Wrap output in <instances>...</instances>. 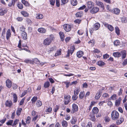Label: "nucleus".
Masks as SVG:
<instances>
[{"label": "nucleus", "instance_id": "nucleus-36", "mask_svg": "<svg viewBox=\"0 0 127 127\" xmlns=\"http://www.w3.org/2000/svg\"><path fill=\"white\" fill-rule=\"evenodd\" d=\"M83 15V13L82 11L78 12L76 14L77 17H81Z\"/></svg>", "mask_w": 127, "mask_h": 127}, {"label": "nucleus", "instance_id": "nucleus-47", "mask_svg": "<svg viewBox=\"0 0 127 127\" xmlns=\"http://www.w3.org/2000/svg\"><path fill=\"white\" fill-rule=\"evenodd\" d=\"M13 122V120H10L9 121L6 123V124L8 125H12Z\"/></svg>", "mask_w": 127, "mask_h": 127}, {"label": "nucleus", "instance_id": "nucleus-44", "mask_svg": "<svg viewBox=\"0 0 127 127\" xmlns=\"http://www.w3.org/2000/svg\"><path fill=\"white\" fill-rule=\"evenodd\" d=\"M21 14L25 17H27L28 16V14L26 12L23 11L21 12Z\"/></svg>", "mask_w": 127, "mask_h": 127}, {"label": "nucleus", "instance_id": "nucleus-35", "mask_svg": "<svg viewBox=\"0 0 127 127\" xmlns=\"http://www.w3.org/2000/svg\"><path fill=\"white\" fill-rule=\"evenodd\" d=\"M24 62L26 64L30 63L31 64H33V61L32 60L26 59L24 60Z\"/></svg>", "mask_w": 127, "mask_h": 127}, {"label": "nucleus", "instance_id": "nucleus-23", "mask_svg": "<svg viewBox=\"0 0 127 127\" xmlns=\"http://www.w3.org/2000/svg\"><path fill=\"white\" fill-rule=\"evenodd\" d=\"M77 119L75 117H73L72 119L71 120L70 122L71 124H74L77 122Z\"/></svg>", "mask_w": 127, "mask_h": 127}, {"label": "nucleus", "instance_id": "nucleus-9", "mask_svg": "<svg viewBox=\"0 0 127 127\" xmlns=\"http://www.w3.org/2000/svg\"><path fill=\"white\" fill-rule=\"evenodd\" d=\"M51 42V40H50L49 38H47L44 40L43 44L46 45H49L50 44Z\"/></svg>", "mask_w": 127, "mask_h": 127}, {"label": "nucleus", "instance_id": "nucleus-54", "mask_svg": "<svg viewBox=\"0 0 127 127\" xmlns=\"http://www.w3.org/2000/svg\"><path fill=\"white\" fill-rule=\"evenodd\" d=\"M69 0H61L62 3L63 4H64L67 3Z\"/></svg>", "mask_w": 127, "mask_h": 127}, {"label": "nucleus", "instance_id": "nucleus-15", "mask_svg": "<svg viewBox=\"0 0 127 127\" xmlns=\"http://www.w3.org/2000/svg\"><path fill=\"white\" fill-rule=\"evenodd\" d=\"M121 100V97H119L118 99L116 100L115 102L116 106H118L120 104Z\"/></svg>", "mask_w": 127, "mask_h": 127}, {"label": "nucleus", "instance_id": "nucleus-37", "mask_svg": "<svg viewBox=\"0 0 127 127\" xmlns=\"http://www.w3.org/2000/svg\"><path fill=\"white\" fill-rule=\"evenodd\" d=\"M36 105L38 107H40L42 105L41 102L40 100H38L36 103Z\"/></svg>", "mask_w": 127, "mask_h": 127}, {"label": "nucleus", "instance_id": "nucleus-64", "mask_svg": "<svg viewBox=\"0 0 127 127\" xmlns=\"http://www.w3.org/2000/svg\"><path fill=\"white\" fill-rule=\"evenodd\" d=\"M127 64V59H125L123 63V65H126Z\"/></svg>", "mask_w": 127, "mask_h": 127}, {"label": "nucleus", "instance_id": "nucleus-17", "mask_svg": "<svg viewBox=\"0 0 127 127\" xmlns=\"http://www.w3.org/2000/svg\"><path fill=\"white\" fill-rule=\"evenodd\" d=\"M83 55V52L81 51H79L77 52V57L80 58L82 57Z\"/></svg>", "mask_w": 127, "mask_h": 127}, {"label": "nucleus", "instance_id": "nucleus-48", "mask_svg": "<svg viewBox=\"0 0 127 127\" xmlns=\"http://www.w3.org/2000/svg\"><path fill=\"white\" fill-rule=\"evenodd\" d=\"M14 0H12L11 2L9 3L8 4V6L9 7H11L12 5H14Z\"/></svg>", "mask_w": 127, "mask_h": 127}, {"label": "nucleus", "instance_id": "nucleus-2", "mask_svg": "<svg viewBox=\"0 0 127 127\" xmlns=\"http://www.w3.org/2000/svg\"><path fill=\"white\" fill-rule=\"evenodd\" d=\"M70 96L69 95H64V102L65 105L68 104L70 100Z\"/></svg>", "mask_w": 127, "mask_h": 127}, {"label": "nucleus", "instance_id": "nucleus-1", "mask_svg": "<svg viewBox=\"0 0 127 127\" xmlns=\"http://www.w3.org/2000/svg\"><path fill=\"white\" fill-rule=\"evenodd\" d=\"M111 117L112 119L114 120L117 119L119 117L118 112L116 110H114L111 113Z\"/></svg>", "mask_w": 127, "mask_h": 127}, {"label": "nucleus", "instance_id": "nucleus-53", "mask_svg": "<svg viewBox=\"0 0 127 127\" xmlns=\"http://www.w3.org/2000/svg\"><path fill=\"white\" fill-rule=\"evenodd\" d=\"M17 6L18 8L20 9H22L23 8V5L21 3L18 4Z\"/></svg>", "mask_w": 127, "mask_h": 127}, {"label": "nucleus", "instance_id": "nucleus-57", "mask_svg": "<svg viewBox=\"0 0 127 127\" xmlns=\"http://www.w3.org/2000/svg\"><path fill=\"white\" fill-rule=\"evenodd\" d=\"M60 0H56V6L59 7L60 5Z\"/></svg>", "mask_w": 127, "mask_h": 127}, {"label": "nucleus", "instance_id": "nucleus-21", "mask_svg": "<svg viewBox=\"0 0 127 127\" xmlns=\"http://www.w3.org/2000/svg\"><path fill=\"white\" fill-rule=\"evenodd\" d=\"M62 124L63 127H67L68 126L67 122L63 120L62 121Z\"/></svg>", "mask_w": 127, "mask_h": 127}, {"label": "nucleus", "instance_id": "nucleus-3", "mask_svg": "<svg viewBox=\"0 0 127 127\" xmlns=\"http://www.w3.org/2000/svg\"><path fill=\"white\" fill-rule=\"evenodd\" d=\"M100 25L98 23H95L93 26V29L92 28V30H90V32H93L94 30L96 31L98 30L100 27Z\"/></svg>", "mask_w": 127, "mask_h": 127}, {"label": "nucleus", "instance_id": "nucleus-28", "mask_svg": "<svg viewBox=\"0 0 127 127\" xmlns=\"http://www.w3.org/2000/svg\"><path fill=\"white\" fill-rule=\"evenodd\" d=\"M43 17V16L42 14H36V18L38 19H42Z\"/></svg>", "mask_w": 127, "mask_h": 127}, {"label": "nucleus", "instance_id": "nucleus-46", "mask_svg": "<svg viewBox=\"0 0 127 127\" xmlns=\"http://www.w3.org/2000/svg\"><path fill=\"white\" fill-rule=\"evenodd\" d=\"M116 32L118 34H120V30L118 27H116L115 28Z\"/></svg>", "mask_w": 127, "mask_h": 127}, {"label": "nucleus", "instance_id": "nucleus-10", "mask_svg": "<svg viewBox=\"0 0 127 127\" xmlns=\"http://www.w3.org/2000/svg\"><path fill=\"white\" fill-rule=\"evenodd\" d=\"M87 6L88 8L91 9L94 6V3L91 1H89L87 2Z\"/></svg>", "mask_w": 127, "mask_h": 127}, {"label": "nucleus", "instance_id": "nucleus-16", "mask_svg": "<svg viewBox=\"0 0 127 127\" xmlns=\"http://www.w3.org/2000/svg\"><path fill=\"white\" fill-rule=\"evenodd\" d=\"M10 30L9 29H8L6 33V38L7 40H8L10 37L11 35L10 33Z\"/></svg>", "mask_w": 127, "mask_h": 127}, {"label": "nucleus", "instance_id": "nucleus-58", "mask_svg": "<svg viewBox=\"0 0 127 127\" xmlns=\"http://www.w3.org/2000/svg\"><path fill=\"white\" fill-rule=\"evenodd\" d=\"M50 4L52 5H54L55 2V0H51L50 1Z\"/></svg>", "mask_w": 127, "mask_h": 127}, {"label": "nucleus", "instance_id": "nucleus-26", "mask_svg": "<svg viewBox=\"0 0 127 127\" xmlns=\"http://www.w3.org/2000/svg\"><path fill=\"white\" fill-rule=\"evenodd\" d=\"M101 95V94L100 92H99L96 94L95 96V98L97 99H98L100 97Z\"/></svg>", "mask_w": 127, "mask_h": 127}, {"label": "nucleus", "instance_id": "nucleus-61", "mask_svg": "<svg viewBox=\"0 0 127 127\" xmlns=\"http://www.w3.org/2000/svg\"><path fill=\"white\" fill-rule=\"evenodd\" d=\"M48 38H49L50 40H51V41L52 40H53L54 38V36L53 35L51 34V35L49 37H48Z\"/></svg>", "mask_w": 127, "mask_h": 127}, {"label": "nucleus", "instance_id": "nucleus-42", "mask_svg": "<svg viewBox=\"0 0 127 127\" xmlns=\"http://www.w3.org/2000/svg\"><path fill=\"white\" fill-rule=\"evenodd\" d=\"M114 45L116 46L119 45L120 44V42L119 40H116L114 42Z\"/></svg>", "mask_w": 127, "mask_h": 127}, {"label": "nucleus", "instance_id": "nucleus-32", "mask_svg": "<svg viewBox=\"0 0 127 127\" xmlns=\"http://www.w3.org/2000/svg\"><path fill=\"white\" fill-rule=\"evenodd\" d=\"M113 11L114 13L116 14H118L120 13V10L118 8H115L114 9Z\"/></svg>", "mask_w": 127, "mask_h": 127}, {"label": "nucleus", "instance_id": "nucleus-31", "mask_svg": "<svg viewBox=\"0 0 127 127\" xmlns=\"http://www.w3.org/2000/svg\"><path fill=\"white\" fill-rule=\"evenodd\" d=\"M59 34L62 41H63L64 39V34L62 32H59Z\"/></svg>", "mask_w": 127, "mask_h": 127}, {"label": "nucleus", "instance_id": "nucleus-43", "mask_svg": "<svg viewBox=\"0 0 127 127\" xmlns=\"http://www.w3.org/2000/svg\"><path fill=\"white\" fill-rule=\"evenodd\" d=\"M22 2L26 6H28L29 5V4L28 2L24 0H22Z\"/></svg>", "mask_w": 127, "mask_h": 127}, {"label": "nucleus", "instance_id": "nucleus-45", "mask_svg": "<svg viewBox=\"0 0 127 127\" xmlns=\"http://www.w3.org/2000/svg\"><path fill=\"white\" fill-rule=\"evenodd\" d=\"M84 95V92H81L79 95V97L80 99L82 98Z\"/></svg>", "mask_w": 127, "mask_h": 127}, {"label": "nucleus", "instance_id": "nucleus-50", "mask_svg": "<svg viewBox=\"0 0 127 127\" xmlns=\"http://www.w3.org/2000/svg\"><path fill=\"white\" fill-rule=\"evenodd\" d=\"M65 84L66 88H68L70 85V84L69 82H67V81L64 82H63Z\"/></svg>", "mask_w": 127, "mask_h": 127}, {"label": "nucleus", "instance_id": "nucleus-29", "mask_svg": "<svg viewBox=\"0 0 127 127\" xmlns=\"http://www.w3.org/2000/svg\"><path fill=\"white\" fill-rule=\"evenodd\" d=\"M113 55L115 57H118L120 56L121 54L119 52H116L114 53Z\"/></svg>", "mask_w": 127, "mask_h": 127}, {"label": "nucleus", "instance_id": "nucleus-49", "mask_svg": "<svg viewBox=\"0 0 127 127\" xmlns=\"http://www.w3.org/2000/svg\"><path fill=\"white\" fill-rule=\"evenodd\" d=\"M80 91V90L79 89H77L76 91H74V94L76 95H77L79 94Z\"/></svg>", "mask_w": 127, "mask_h": 127}, {"label": "nucleus", "instance_id": "nucleus-8", "mask_svg": "<svg viewBox=\"0 0 127 127\" xmlns=\"http://www.w3.org/2000/svg\"><path fill=\"white\" fill-rule=\"evenodd\" d=\"M33 64L34 62L36 64H37L39 65L42 66L44 64V63H40L39 61L36 58L32 59Z\"/></svg>", "mask_w": 127, "mask_h": 127}, {"label": "nucleus", "instance_id": "nucleus-38", "mask_svg": "<svg viewBox=\"0 0 127 127\" xmlns=\"http://www.w3.org/2000/svg\"><path fill=\"white\" fill-rule=\"evenodd\" d=\"M50 85V83L48 81H47L46 82L44 83V87L45 88H47L49 87Z\"/></svg>", "mask_w": 127, "mask_h": 127}, {"label": "nucleus", "instance_id": "nucleus-11", "mask_svg": "<svg viewBox=\"0 0 127 127\" xmlns=\"http://www.w3.org/2000/svg\"><path fill=\"white\" fill-rule=\"evenodd\" d=\"M7 11L6 8H3L0 9V15L3 16L6 13Z\"/></svg>", "mask_w": 127, "mask_h": 127}, {"label": "nucleus", "instance_id": "nucleus-12", "mask_svg": "<svg viewBox=\"0 0 127 127\" xmlns=\"http://www.w3.org/2000/svg\"><path fill=\"white\" fill-rule=\"evenodd\" d=\"M6 86L9 88H11L12 86V82L9 79H8L6 81Z\"/></svg>", "mask_w": 127, "mask_h": 127}, {"label": "nucleus", "instance_id": "nucleus-24", "mask_svg": "<svg viewBox=\"0 0 127 127\" xmlns=\"http://www.w3.org/2000/svg\"><path fill=\"white\" fill-rule=\"evenodd\" d=\"M71 3L73 6L76 5L77 4V1L76 0H71Z\"/></svg>", "mask_w": 127, "mask_h": 127}, {"label": "nucleus", "instance_id": "nucleus-30", "mask_svg": "<svg viewBox=\"0 0 127 127\" xmlns=\"http://www.w3.org/2000/svg\"><path fill=\"white\" fill-rule=\"evenodd\" d=\"M121 54L122 55V59L125 58L126 56V51L125 50H124L121 52Z\"/></svg>", "mask_w": 127, "mask_h": 127}, {"label": "nucleus", "instance_id": "nucleus-14", "mask_svg": "<svg viewBox=\"0 0 127 127\" xmlns=\"http://www.w3.org/2000/svg\"><path fill=\"white\" fill-rule=\"evenodd\" d=\"M21 35L23 39L25 40L27 39V34L25 32H22L21 33Z\"/></svg>", "mask_w": 127, "mask_h": 127}, {"label": "nucleus", "instance_id": "nucleus-60", "mask_svg": "<svg viewBox=\"0 0 127 127\" xmlns=\"http://www.w3.org/2000/svg\"><path fill=\"white\" fill-rule=\"evenodd\" d=\"M15 111H14L12 113V115L11 116V118L12 119H13L15 117Z\"/></svg>", "mask_w": 127, "mask_h": 127}, {"label": "nucleus", "instance_id": "nucleus-56", "mask_svg": "<svg viewBox=\"0 0 127 127\" xmlns=\"http://www.w3.org/2000/svg\"><path fill=\"white\" fill-rule=\"evenodd\" d=\"M77 95L74 94L72 97V98L73 100H75L77 99Z\"/></svg>", "mask_w": 127, "mask_h": 127}, {"label": "nucleus", "instance_id": "nucleus-6", "mask_svg": "<svg viewBox=\"0 0 127 127\" xmlns=\"http://www.w3.org/2000/svg\"><path fill=\"white\" fill-rule=\"evenodd\" d=\"M99 10V8L97 7H93L90 11V12L92 14L96 13Z\"/></svg>", "mask_w": 127, "mask_h": 127}, {"label": "nucleus", "instance_id": "nucleus-55", "mask_svg": "<svg viewBox=\"0 0 127 127\" xmlns=\"http://www.w3.org/2000/svg\"><path fill=\"white\" fill-rule=\"evenodd\" d=\"M61 51L62 49H60L58 51H57V55H56V53L55 55H61Z\"/></svg>", "mask_w": 127, "mask_h": 127}, {"label": "nucleus", "instance_id": "nucleus-22", "mask_svg": "<svg viewBox=\"0 0 127 127\" xmlns=\"http://www.w3.org/2000/svg\"><path fill=\"white\" fill-rule=\"evenodd\" d=\"M22 109L21 108H18L16 112V114L18 116H19L21 114Z\"/></svg>", "mask_w": 127, "mask_h": 127}, {"label": "nucleus", "instance_id": "nucleus-5", "mask_svg": "<svg viewBox=\"0 0 127 127\" xmlns=\"http://www.w3.org/2000/svg\"><path fill=\"white\" fill-rule=\"evenodd\" d=\"M103 25L106 27H107L108 29L111 31L113 30L114 29L113 26L110 25H109L108 24L105 22H104L103 23Z\"/></svg>", "mask_w": 127, "mask_h": 127}, {"label": "nucleus", "instance_id": "nucleus-33", "mask_svg": "<svg viewBox=\"0 0 127 127\" xmlns=\"http://www.w3.org/2000/svg\"><path fill=\"white\" fill-rule=\"evenodd\" d=\"M13 102L15 103L17 101V97L16 95L15 94H14L13 95Z\"/></svg>", "mask_w": 127, "mask_h": 127}, {"label": "nucleus", "instance_id": "nucleus-39", "mask_svg": "<svg viewBox=\"0 0 127 127\" xmlns=\"http://www.w3.org/2000/svg\"><path fill=\"white\" fill-rule=\"evenodd\" d=\"M111 100H114L116 99L117 98V95L115 94H113L110 98Z\"/></svg>", "mask_w": 127, "mask_h": 127}, {"label": "nucleus", "instance_id": "nucleus-34", "mask_svg": "<svg viewBox=\"0 0 127 127\" xmlns=\"http://www.w3.org/2000/svg\"><path fill=\"white\" fill-rule=\"evenodd\" d=\"M89 118L93 121H94L95 120V116L93 114H90L89 116Z\"/></svg>", "mask_w": 127, "mask_h": 127}, {"label": "nucleus", "instance_id": "nucleus-63", "mask_svg": "<svg viewBox=\"0 0 127 127\" xmlns=\"http://www.w3.org/2000/svg\"><path fill=\"white\" fill-rule=\"evenodd\" d=\"M109 55L107 54H105L103 56V57L104 59H106L109 58Z\"/></svg>", "mask_w": 127, "mask_h": 127}, {"label": "nucleus", "instance_id": "nucleus-41", "mask_svg": "<svg viewBox=\"0 0 127 127\" xmlns=\"http://www.w3.org/2000/svg\"><path fill=\"white\" fill-rule=\"evenodd\" d=\"M19 120L18 119H16L14 122L13 125H12L13 126H15L18 123Z\"/></svg>", "mask_w": 127, "mask_h": 127}, {"label": "nucleus", "instance_id": "nucleus-51", "mask_svg": "<svg viewBox=\"0 0 127 127\" xmlns=\"http://www.w3.org/2000/svg\"><path fill=\"white\" fill-rule=\"evenodd\" d=\"M122 21L123 23H126L127 22V19L126 18L123 17L122 19Z\"/></svg>", "mask_w": 127, "mask_h": 127}, {"label": "nucleus", "instance_id": "nucleus-19", "mask_svg": "<svg viewBox=\"0 0 127 127\" xmlns=\"http://www.w3.org/2000/svg\"><path fill=\"white\" fill-rule=\"evenodd\" d=\"M99 111L98 108L96 107H95L93 108L92 109L93 113L94 114H96Z\"/></svg>", "mask_w": 127, "mask_h": 127}, {"label": "nucleus", "instance_id": "nucleus-4", "mask_svg": "<svg viewBox=\"0 0 127 127\" xmlns=\"http://www.w3.org/2000/svg\"><path fill=\"white\" fill-rule=\"evenodd\" d=\"M78 110V106L76 104H73L72 106V111H71V113H73L75 112H77Z\"/></svg>", "mask_w": 127, "mask_h": 127}, {"label": "nucleus", "instance_id": "nucleus-52", "mask_svg": "<svg viewBox=\"0 0 127 127\" xmlns=\"http://www.w3.org/2000/svg\"><path fill=\"white\" fill-rule=\"evenodd\" d=\"M31 120V117L29 116H28L27 118L26 121V122L28 124H29L30 123V120Z\"/></svg>", "mask_w": 127, "mask_h": 127}, {"label": "nucleus", "instance_id": "nucleus-20", "mask_svg": "<svg viewBox=\"0 0 127 127\" xmlns=\"http://www.w3.org/2000/svg\"><path fill=\"white\" fill-rule=\"evenodd\" d=\"M38 31L41 33H44L46 31V30L44 28H40L38 30Z\"/></svg>", "mask_w": 127, "mask_h": 127}, {"label": "nucleus", "instance_id": "nucleus-25", "mask_svg": "<svg viewBox=\"0 0 127 127\" xmlns=\"http://www.w3.org/2000/svg\"><path fill=\"white\" fill-rule=\"evenodd\" d=\"M124 121V118L123 117L121 118L120 119L116 121L117 124L119 125L122 123Z\"/></svg>", "mask_w": 127, "mask_h": 127}, {"label": "nucleus", "instance_id": "nucleus-62", "mask_svg": "<svg viewBox=\"0 0 127 127\" xmlns=\"http://www.w3.org/2000/svg\"><path fill=\"white\" fill-rule=\"evenodd\" d=\"M86 7V6L85 5H83L82 6L80 7L78 9L79 10H83L85 9Z\"/></svg>", "mask_w": 127, "mask_h": 127}, {"label": "nucleus", "instance_id": "nucleus-27", "mask_svg": "<svg viewBox=\"0 0 127 127\" xmlns=\"http://www.w3.org/2000/svg\"><path fill=\"white\" fill-rule=\"evenodd\" d=\"M97 64L99 66H101L105 65V63L102 61H99L97 62Z\"/></svg>", "mask_w": 127, "mask_h": 127}, {"label": "nucleus", "instance_id": "nucleus-7", "mask_svg": "<svg viewBox=\"0 0 127 127\" xmlns=\"http://www.w3.org/2000/svg\"><path fill=\"white\" fill-rule=\"evenodd\" d=\"M63 26L64 30L67 32H69L71 30V26L68 24H64Z\"/></svg>", "mask_w": 127, "mask_h": 127}, {"label": "nucleus", "instance_id": "nucleus-59", "mask_svg": "<svg viewBox=\"0 0 127 127\" xmlns=\"http://www.w3.org/2000/svg\"><path fill=\"white\" fill-rule=\"evenodd\" d=\"M25 100V98H23L20 102V105H22L24 103Z\"/></svg>", "mask_w": 127, "mask_h": 127}, {"label": "nucleus", "instance_id": "nucleus-18", "mask_svg": "<svg viewBox=\"0 0 127 127\" xmlns=\"http://www.w3.org/2000/svg\"><path fill=\"white\" fill-rule=\"evenodd\" d=\"M12 102L10 101H7L5 103L6 106L10 107L12 105Z\"/></svg>", "mask_w": 127, "mask_h": 127}, {"label": "nucleus", "instance_id": "nucleus-13", "mask_svg": "<svg viewBox=\"0 0 127 127\" xmlns=\"http://www.w3.org/2000/svg\"><path fill=\"white\" fill-rule=\"evenodd\" d=\"M96 3L97 5L103 9H104V4L101 2L96 1Z\"/></svg>", "mask_w": 127, "mask_h": 127}, {"label": "nucleus", "instance_id": "nucleus-40", "mask_svg": "<svg viewBox=\"0 0 127 127\" xmlns=\"http://www.w3.org/2000/svg\"><path fill=\"white\" fill-rule=\"evenodd\" d=\"M37 97L36 96H34L33 97L32 99H31V101H32V103H35V101L37 100Z\"/></svg>", "mask_w": 127, "mask_h": 127}]
</instances>
